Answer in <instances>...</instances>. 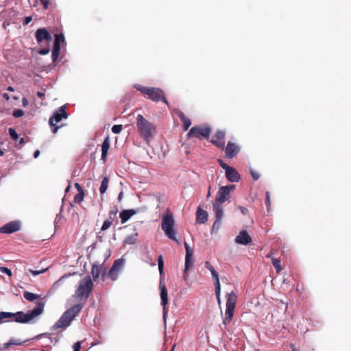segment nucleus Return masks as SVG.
Masks as SVG:
<instances>
[{
	"label": "nucleus",
	"instance_id": "f257e3e1",
	"mask_svg": "<svg viewBox=\"0 0 351 351\" xmlns=\"http://www.w3.org/2000/svg\"><path fill=\"white\" fill-rule=\"evenodd\" d=\"M44 309V303L39 302L36 307L26 313L23 311L16 313L0 312V324L6 322H16L17 323L26 324L32 320L34 317L40 315Z\"/></svg>",
	"mask_w": 351,
	"mask_h": 351
},
{
	"label": "nucleus",
	"instance_id": "f03ea898",
	"mask_svg": "<svg viewBox=\"0 0 351 351\" xmlns=\"http://www.w3.org/2000/svg\"><path fill=\"white\" fill-rule=\"evenodd\" d=\"M230 194L228 193L227 187L221 186L216 194L214 202L213 203V212L215 217V220L213 224L212 230L217 231L221 225L222 219L223 217V209L222 207L223 204L229 200Z\"/></svg>",
	"mask_w": 351,
	"mask_h": 351
},
{
	"label": "nucleus",
	"instance_id": "7ed1b4c3",
	"mask_svg": "<svg viewBox=\"0 0 351 351\" xmlns=\"http://www.w3.org/2000/svg\"><path fill=\"white\" fill-rule=\"evenodd\" d=\"M136 127L141 136L147 143L149 142L156 132L155 125L147 121L142 114H138Z\"/></svg>",
	"mask_w": 351,
	"mask_h": 351
},
{
	"label": "nucleus",
	"instance_id": "20e7f679",
	"mask_svg": "<svg viewBox=\"0 0 351 351\" xmlns=\"http://www.w3.org/2000/svg\"><path fill=\"white\" fill-rule=\"evenodd\" d=\"M83 308L82 304H77L73 306L66 310L61 317L54 324V328H65L69 326L72 320L76 317V315L81 311Z\"/></svg>",
	"mask_w": 351,
	"mask_h": 351
},
{
	"label": "nucleus",
	"instance_id": "39448f33",
	"mask_svg": "<svg viewBox=\"0 0 351 351\" xmlns=\"http://www.w3.org/2000/svg\"><path fill=\"white\" fill-rule=\"evenodd\" d=\"M93 289V283L89 276L80 281L79 286L75 291L73 297L80 301H86Z\"/></svg>",
	"mask_w": 351,
	"mask_h": 351
},
{
	"label": "nucleus",
	"instance_id": "423d86ee",
	"mask_svg": "<svg viewBox=\"0 0 351 351\" xmlns=\"http://www.w3.org/2000/svg\"><path fill=\"white\" fill-rule=\"evenodd\" d=\"M135 88L143 95H148V98L149 99L156 102L162 101L165 104H168V101L166 99L165 93L162 89L154 87H145L138 84L136 85Z\"/></svg>",
	"mask_w": 351,
	"mask_h": 351
},
{
	"label": "nucleus",
	"instance_id": "0eeeda50",
	"mask_svg": "<svg viewBox=\"0 0 351 351\" xmlns=\"http://www.w3.org/2000/svg\"><path fill=\"white\" fill-rule=\"evenodd\" d=\"M175 221L172 214H167L162 216L161 221V228L165 235L170 239L179 243L176 237V230H174Z\"/></svg>",
	"mask_w": 351,
	"mask_h": 351
},
{
	"label": "nucleus",
	"instance_id": "6e6552de",
	"mask_svg": "<svg viewBox=\"0 0 351 351\" xmlns=\"http://www.w3.org/2000/svg\"><path fill=\"white\" fill-rule=\"evenodd\" d=\"M237 297L236 294L234 293V291H232L227 295L225 317L223 319V324L225 326V327L228 324H229L232 320L237 302Z\"/></svg>",
	"mask_w": 351,
	"mask_h": 351
},
{
	"label": "nucleus",
	"instance_id": "1a4fd4ad",
	"mask_svg": "<svg viewBox=\"0 0 351 351\" xmlns=\"http://www.w3.org/2000/svg\"><path fill=\"white\" fill-rule=\"evenodd\" d=\"M211 131V128L207 125L194 126L189 131L187 137H195L199 139H206L210 136Z\"/></svg>",
	"mask_w": 351,
	"mask_h": 351
},
{
	"label": "nucleus",
	"instance_id": "9d476101",
	"mask_svg": "<svg viewBox=\"0 0 351 351\" xmlns=\"http://www.w3.org/2000/svg\"><path fill=\"white\" fill-rule=\"evenodd\" d=\"M68 117V114L66 112V108L64 106H61L58 110L55 111L53 115L50 117L49 120V124L51 128L52 132L53 134L57 133L60 126L56 125V124L60 122L62 119H66Z\"/></svg>",
	"mask_w": 351,
	"mask_h": 351
},
{
	"label": "nucleus",
	"instance_id": "9b49d317",
	"mask_svg": "<svg viewBox=\"0 0 351 351\" xmlns=\"http://www.w3.org/2000/svg\"><path fill=\"white\" fill-rule=\"evenodd\" d=\"M124 264L123 259H117L114 261L109 270L108 276L112 280H116Z\"/></svg>",
	"mask_w": 351,
	"mask_h": 351
},
{
	"label": "nucleus",
	"instance_id": "f8f14e48",
	"mask_svg": "<svg viewBox=\"0 0 351 351\" xmlns=\"http://www.w3.org/2000/svg\"><path fill=\"white\" fill-rule=\"evenodd\" d=\"M225 137L226 132L223 130H218L215 134L213 139L210 141L211 143L221 149H225Z\"/></svg>",
	"mask_w": 351,
	"mask_h": 351
},
{
	"label": "nucleus",
	"instance_id": "ddd939ff",
	"mask_svg": "<svg viewBox=\"0 0 351 351\" xmlns=\"http://www.w3.org/2000/svg\"><path fill=\"white\" fill-rule=\"evenodd\" d=\"M21 229V223L18 221H12L0 228V232L3 234H12Z\"/></svg>",
	"mask_w": 351,
	"mask_h": 351
},
{
	"label": "nucleus",
	"instance_id": "4468645a",
	"mask_svg": "<svg viewBox=\"0 0 351 351\" xmlns=\"http://www.w3.org/2000/svg\"><path fill=\"white\" fill-rule=\"evenodd\" d=\"M184 248L186 250V256H185V265H184V280H186V278L188 277V270L191 267V258L193 256V251L191 249L189 244L185 241L184 243Z\"/></svg>",
	"mask_w": 351,
	"mask_h": 351
},
{
	"label": "nucleus",
	"instance_id": "2eb2a0df",
	"mask_svg": "<svg viewBox=\"0 0 351 351\" xmlns=\"http://www.w3.org/2000/svg\"><path fill=\"white\" fill-rule=\"evenodd\" d=\"M225 156L227 158H232L240 152V147L234 143L229 141L225 147Z\"/></svg>",
	"mask_w": 351,
	"mask_h": 351
},
{
	"label": "nucleus",
	"instance_id": "dca6fc26",
	"mask_svg": "<svg viewBox=\"0 0 351 351\" xmlns=\"http://www.w3.org/2000/svg\"><path fill=\"white\" fill-rule=\"evenodd\" d=\"M160 298H161V304L163 306V315L164 318H165L166 315L167 313V304H168V293L167 289L166 288L165 285L160 282Z\"/></svg>",
	"mask_w": 351,
	"mask_h": 351
},
{
	"label": "nucleus",
	"instance_id": "f3484780",
	"mask_svg": "<svg viewBox=\"0 0 351 351\" xmlns=\"http://www.w3.org/2000/svg\"><path fill=\"white\" fill-rule=\"evenodd\" d=\"M235 242L238 244L247 245L252 243V239L247 232L243 230H241L235 238Z\"/></svg>",
	"mask_w": 351,
	"mask_h": 351
},
{
	"label": "nucleus",
	"instance_id": "a211bd4d",
	"mask_svg": "<svg viewBox=\"0 0 351 351\" xmlns=\"http://www.w3.org/2000/svg\"><path fill=\"white\" fill-rule=\"evenodd\" d=\"M36 39L38 43L43 40L49 42L52 40V37L49 32L45 28L38 29L36 32Z\"/></svg>",
	"mask_w": 351,
	"mask_h": 351
},
{
	"label": "nucleus",
	"instance_id": "6ab92c4d",
	"mask_svg": "<svg viewBox=\"0 0 351 351\" xmlns=\"http://www.w3.org/2000/svg\"><path fill=\"white\" fill-rule=\"evenodd\" d=\"M138 212L139 209H128L122 210L119 214L121 223H125L130 219L131 217L137 214Z\"/></svg>",
	"mask_w": 351,
	"mask_h": 351
},
{
	"label": "nucleus",
	"instance_id": "aec40b11",
	"mask_svg": "<svg viewBox=\"0 0 351 351\" xmlns=\"http://www.w3.org/2000/svg\"><path fill=\"white\" fill-rule=\"evenodd\" d=\"M226 177L230 182H237L241 178L239 173L236 171L234 168L232 167H230L226 171Z\"/></svg>",
	"mask_w": 351,
	"mask_h": 351
},
{
	"label": "nucleus",
	"instance_id": "412c9836",
	"mask_svg": "<svg viewBox=\"0 0 351 351\" xmlns=\"http://www.w3.org/2000/svg\"><path fill=\"white\" fill-rule=\"evenodd\" d=\"M208 220V213L200 207L197 208L196 212V221L198 223H204Z\"/></svg>",
	"mask_w": 351,
	"mask_h": 351
},
{
	"label": "nucleus",
	"instance_id": "4be33fe9",
	"mask_svg": "<svg viewBox=\"0 0 351 351\" xmlns=\"http://www.w3.org/2000/svg\"><path fill=\"white\" fill-rule=\"evenodd\" d=\"M110 148V140L108 137L105 138L101 145V159L105 162L106 161L107 155Z\"/></svg>",
	"mask_w": 351,
	"mask_h": 351
},
{
	"label": "nucleus",
	"instance_id": "5701e85b",
	"mask_svg": "<svg viewBox=\"0 0 351 351\" xmlns=\"http://www.w3.org/2000/svg\"><path fill=\"white\" fill-rule=\"evenodd\" d=\"M177 115L180 118L181 122L183 123L184 130L186 131L191 125V121L189 118L186 117L183 112L179 110L177 112Z\"/></svg>",
	"mask_w": 351,
	"mask_h": 351
},
{
	"label": "nucleus",
	"instance_id": "b1692460",
	"mask_svg": "<svg viewBox=\"0 0 351 351\" xmlns=\"http://www.w3.org/2000/svg\"><path fill=\"white\" fill-rule=\"evenodd\" d=\"M118 208L116 206L112 207L108 213V217L106 219L108 221H110L111 223H112L114 221L117 222V215L118 213Z\"/></svg>",
	"mask_w": 351,
	"mask_h": 351
},
{
	"label": "nucleus",
	"instance_id": "393cba45",
	"mask_svg": "<svg viewBox=\"0 0 351 351\" xmlns=\"http://www.w3.org/2000/svg\"><path fill=\"white\" fill-rule=\"evenodd\" d=\"M101 267L99 266L96 264L93 265L92 269H91V274L93 276L94 281H96L101 274Z\"/></svg>",
	"mask_w": 351,
	"mask_h": 351
},
{
	"label": "nucleus",
	"instance_id": "a878e982",
	"mask_svg": "<svg viewBox=\"0 0 351 351\" xmlns=\"http://www.w3.org/2000/svg\"><path fill=\"white\" fill-rule=\"evenodd\" d=\"M109 183V178L108 177H104L102 180L101 186L99 187L100 193L102 195L106 193L107 191Z\"/></svg>",
	"mask_w": 351,
	"mask_h": 351
},
{
	"label": "nucleus",
	"instance_id": "bb28decb",
	"mask_svg": "<svg viewBox=\"0 0 351 351\" xmlns=\"http://www.w3.org/2000/svg\"><path fill=\"white\" fill-rule=\"evenodd\" d=\"M64 42V36L62 34H57L55 35V40L53 47L58 45L59 49H60V44Z\"/></svg>",
	"mask_w": 351,
	"mask_h": 351
},
{
	"label": "nucleus",
	"instance_id": "cd10ccee",
	"mask_svg": "<svg viewBox=\"0 0 351 351\" xmlns=\"http://www.w3.org/2000/svg\"><path fill=\"white\" fill-rule=\"evenodd\" d=\"M23 297L28 301H34L36 299L39 298L40 295L37 294H34L33 293L29 291H25L23 293Z\"/></svg>",
	"mask_w": 351,
	"mask_h": 351
},
{
	"label": "nucleus",
	"instance_id": "c85d7f7f",
	"mask_svg": "<svg viewBox=\"0 0 351 351\" xmlns=\"http://www.w3.org/2000/svg\"><path fill=\"white\" fill-rule=\"evenodd\" d=\"M84 197H85V193L84 191H82V192H78L74 197V199H73V202L75 204H81L83 201H84Z\"/></svg>",
	"mask_w": 351,
	"mask_h": 351
},
{
	"label": "nucleus",
	"instance_id": "c756f323",
	"mask_svg": "<svg viewBox=\"0 0 351 351\" xmlns=\"http://www.w3.org/2000/svg\"><path fill=\"white\" fill-rule=\"evenodd\" d=\"M213 278L215 280V295H219L221 291L219 275L217 274L215 276H213Z\"/></svg>",
	"mask_w": 351,
	"mask_h": 351
},
{
	"label": "nucleus",
	"instance_id": "7c9ffc66",
	"mask_svg": "<svg viewBox=\"0 0 351 351\" xmlns=\"http://www.w3.org/2000/svg\"><path fill=\"white\" fill-rule=\"evenodd\" d=\"M137 233L128 236L125 239V243L128 245L134 244L136 242Z\"/></svg>",
	"mask_w": 351,
	"mask_h": 351
},
{
	"label": "nucleus",
	"instance_id": "2f4dec72",
	"mask_svg": "<svg viewBox=\"0 0 351 351\" xmlns=\"http://www.w3.org/2000/svg\"><path fill=\"white\" fill-rule=\"evenodd\" d=\"M271 262H272V265H274V267H275V269L276 270V272L278 274H279L282 270V267L280 265V261L278 258H272Z\"/></svg>",
	"mask_w": 351,
	"mask_h": 351
},
{
	"label": "nucleus",
	"instance_id": "473e14b6",
	"mask_svg": "<svg viewBox=\"0 0 351 351\" xmlns=\"http://www.w3.org/2000/svg\"><path fill=\"white\" fill-rule=\"evenodd\" d=\"M60 49L58 48V45L56 47H53L52 49V53H51V58L53 60V62H56L58 59L59 54H60Z\"/></svg>",
	"mask_w": 351,
	"mask_h": 351
},
{
	"label": "nucleus",
	"instance_id": "72a5a7b5",
	"mask_svg": "<svg viewBox=\"0 0 351 351\" xmlns=\"http://www.w3.org/2000/svg\"><path fill=\"white\" fill-rule=\"evenodd\" d=\"M27 341H22L20 339L12 338L10 339V344L12 346H22Z\"/></svg>",
	"mask_w": 351,
	"mask_h": 351
},
{
	"label": "nucleus",
	"instance_id": "f704fd0d",
	"mask_svg": "<svg viewBox=\"0 0 351 351\" xmlns=\"http://www.w3.org/2000/svg\"><path fill=\"white\" fill-rule=\"evenodd\" d=\"M205 267L210 271L212 277L218 274L209 261L205 263Z\"/></svg>",
	"mask_w": 351,
	"mask_h": 351
},
{
	"label": "nucleus",
	"instance_id": "c9c22d12",
	"mask_svg": "<svg viewBox=\"0 0 351 351\" xmlns=\"http://www.w3.org/2000/svg\"><path fill=\"white\" fill-rule=\"evenodd\" d=\"M9 134L10 136V137L13 139V140H17L18 138H19V135L17 134V132H16V130L12 128H10L9 129Z\"/></svg>",
	"mask_w": 351,
	"mask_h": 351
},
{
	"label": "nucleus",
	"instance_id": "e433bc0d",
	"mask_svg": "<svg viewBox=\"0 0 351 351\" xmlns=\"http://www.w3.org/2000/svg\"><path fill=\"white\" fill-rule=\"evenodd\" d=\"M158 269L160 271V273L161 274L163 271L164 268V262L163 258L162 256H159L158 258Z\"/></svg>",
	"mask_w": 351,
	"mask_h": 351
},
{
	"label": "nucleus",
	"instance_id": "4c0bfd02",
	"mask_svg": "<svg viewBox=\"0 0 351 351\" xmlns=\"http://www.w3.org/2000/svg\"><path fill=\"white\" fill-rule=\"evenodd\" d=\"M122 125H114L112 128V132L114 134H119L122 130Z\"/></svg>",
	"mask_w": 351,
	"mask_h": 351
},
{
	"label": "nucleus",
	"instance_id": "58836bf2",
	"mask_svg": "<svg viewBox=\"0 0 351 351\" xmlns=\"http://www.w3.org/2000/svg\"><path fill=\"white\" fill-rule=\"evenodd\" d=\"M23 114H24V111L21 109L15 110L12 113L13 117L15 118L21 117L22 116H23Z\"/></svg>",
	"mask_w": 351,
	"mask_h": 351
},
{
	"label": "nucleus",
	"instance_id": "ea45409f",
	"mask_svg": "<svg viewBox=\"0 0 351 351\" xmlns=\"http://www.w3.org/2000/svg\"><path fill=\"white\" fill-rule=\"evenodd\" d=\"M0 271L1 273L7 274L9 276H12V271L5 267H0Z\"/></svg>",
	"mask_w": 351,
	"mask_h": 351
},
{
	"label": "nucleus",
	"instance_id": "a19ab883",
	"mask_svg": "<svg viewBox=\"0 0 351 351\" xmlns=\"http://www.w3.org/2000/svg\"><path fill=\"white\" fill-rule=\"evenodd\" d=\"M112 223H110V221H108L107 220H105L103 225H102V227H101V230L102 231H105L106 230H108L111 226H112Z\"/></svg>",
	"mask_w": 351,
	"mask_h": 351
},
{
	"label": "nucleus",
	"instance_id": "79ce46f5",
	"mask_svg": "<svg viewBox=\"0 0 351 351\" xmlns=\"http://www.w3.org/2000/svg\"><path fill=\"white\" fill-rule=\"evenodd\" d=\"M47 269H42V270H32V269H30L29 270V272L33 275V276H37L38 274H43L44 273Z\"/></svg>",
	"mask_w": 351,
	"mask_h": 351
},
{
	"label": "nucleus",
	"instance_id": "37998d69",
	"mask_svg": "<svg viewBox=\"0 0 351 351\" xmlns=\"http://www.w3.org/2000/svg\"><path fill=\"white\" fill-rule=\"evenodd\" d=\"M82 341H77L73 346V351H80L81 349Z\"/></svg>",
	"mask_w": 351,
	"mask_h": 351
},
{
	"label": "nucleus",
	"instance_id": "c03bdc74",
	"mask_svg": "<svg viewBox=\"0 0 351 351\" xmlns=\"http://www.w3.org/2000/svg\"><path fill=\"white\" fill-rule=\"evenodd\" d=\"M49 51H50L49 47H46V48L40 49L38 51V53L40 55H46V54H48Z\"/></svg>",
	"mask_w": 351,
	"mask_h": 351
},
{
	"label": "nucleus",
	"instance_id": "a18cd8bd",
	"mask_svg": "<svg viewBox=\"0 0 351 351\" xmlns=\"http://www.w3.org/2000/svg\"><path fill=\"white\" fill-rule=\"evenodd\" d=\"M219 165L221 167V168L223 169L224 170H226V171H227V169H228L230 167V166L224 163L221 160H219Z\"/></svg>",
	"mask_w": 351,
	"mask_h": 351
},
{
	"label": "nucleus",
	"instance_id": "49530a36",
	"mask_svg": "<svg viewBox=\"0 0 351 351\" xmlns=\"http://www.w3.org/2000/svg\"><path fill=\"white\" fill-rule=\"evenodd\" d=\"M40 3L45 9H47L49 5H50V1L49 0H40Z\"/></svg>",
	"mask_w": 351,
	"mask_h": 351
},
{
	"label": "nucleus",
	"instance_id": "de8ad7c7",
	"mask_svg": "<svg viewBox=\"0 0 351 351\" xmlns=\"http://www.w3.org/2000/svg\"><path fill=\"white\" fill-rule=\"evenodd\" d=\"M265 204L267 208H269L270 206V195H269V193L268 191L266 192Z\"/></svg>",
	"mask_w": 351,
	"mask_h": 351
},
{
	"label": "nucleus",
	"instance_id": "09e8293b",
	"mask_svg": "<svg viewBox=\"0 0 351 351\" xmlns=\"http://www.w3.org/2000/svg\"><path fill=\"white\" fill-rule=\"evenodd\" d=\"M239 209L241 210V213L244 215H247L248 213V209L243 206H239Z\"/></svg>",
	"mask_w": 351,
	"mask_h": 351
},
{
	"label": "nucleus",
	"instance_id": "8fccbe9b",
	"mask_svg": "<svg viewBox=\"0 0 351 351\" xmlns=\"http://www.w3.org/2000/svg\"><path fill=\"white\" fill-rule=\"evenodd\" d=\"M74 186L77 189V192L84 191L83 188L79 183H75Z\"/></svg>",
	"mask_w": 351,
	"mask_h": 351
},
{
	"label": "nucleus",
	"instance_id": "3c124183",
	"mask_svg": "<svg viewBox=\"0 0 351 351\" xmlns=\"http://www.w3.org/2000/svg\"><path fill=\"white\" fill-rule=\"evenodd\" d=\"M32 16H26L25 18L23 25H26L29 24L32 21Z\"/></svg>",
	"mask_w": 351,
	"mask_h": 351
},
{
	"label": "nucleus",
	"instance_id": "603ef678",
	"mask_svg": "<svg viewBox=\"0 0 351 351\" xmlns=\"http://www.w3.org/2000/svg\"><path fill=\"white\" fill-rule=\"evenodd\" d=\"M223 187H227L228 189V193L230 194V191H233L236 186L234 184H231V185L224 186Z\"/></svg>",
	"mask_w": 351,
	"mask_h": 351
},
{
	"label": "nucleus",
	"instance_id": "864d4df0",
	"mask_svg": "<svg viewBox=\"0 0 351 351\" xmlns=\"http://www.w3.org/2000/svg\"><path fill=\"white\" fill-rule=\"evenodd\" d=\"M12 345L10 344V341L7 343H3V349L8 350Z\"/></svg>",
	"mask_w": 351,
	"mask_h": 351
},
{
	"label": "nucleus",
	"instance_id": "5fc2aeb1",
	"mask_svg": "<svg viewBox=\"0 0 351 351\" xmlns=\"http://www.w3.org/2000/svg\"><path fill=\"white\" fill-rule=\"evenodd\" d=\"M251 174L254 180H257L260 177L258 173H256L254 172H252Z\"/></svg>",
	"mask_w": 351,
	"mask_h": 351
},
{
	"label": "nucleus",
	"instance_id": "6e6d98bb",
	"mask_svg": "<svg viewBox=\"0 0 351 351\" xmlns=\"http://www.w3.org/2000/svg\"><path fill=\"white\" fill-rule=\"evenodd\" d=\"M23 106L26 107L28 105V100L27 98H23L22 99Z\"/></svg>",
	"mask_w": 351,
	"mask_h": 351
},
{
	"label": "nucleus",
	"instance_id": "4d7b16f0",
	"mask_svg": "<svg viewBox=\"0 0 351 351\" xmlns=\"http://www.w3.org/2000/svg\"><path fill=\"white\" fill-rule=\"evenodd\" d=\"M36 95L40 98H43L45 97V93L40 91L37 92Z\"/></svg>",
	"mask_w": 351,
	"mask_h": 351
},
{
	"label": "nucleus",
	"instance_id": "13d9d810",
	"mask_svg": "<svg viewBox=\"0 0 351 351\" xmlns=\"http://www.w3.org/2000/svg\"><path fill=\"white\" fill-rule=\"evenodd\" d=\"M40 155V151L38 149L36 150L34 154V157L35 158H38V156Z\"/></svg>",
	"mask_w": 351,
	"mask_h": 351
},
{
	"label": "nucleus",
	"instance_id": "bf43d9fd",
	"mask_svg": "<svg viewBox=\"0 0 351 351\" xmlns=\"http://www.w3.org/2000/svg\"><path fill=\"white\" fill-rule=\"evenodd\" d=\"M3 98H5L7 101L10 99V96L8 93H3Z\"/></svg>",
	"mask_w": 351,
	"mask_h": 351
},
{
	"label": "nucleus",
	"instance_id": "052dcab7",
	"mask_svg": "<svg viewBox=\"0 0 351 351\" xmlns=\"http://www.w3.org/2000/svg\"><path fill=\"white\" fill-rule=\"evenodd\" d=\"M123 191H121L119 194V196H118V200L120 202L121 200V199L123 198Z\"/></svg>",
	"mask_w": 351,
	"mask_h": 351
},
{
	"label": "nucleus",
	"instance_id": "680f3d73",
	"mask_svg": "<svg viewBox=\"0 0 351 351\" xmlns=\"http://www.w3.org/2000/svg\"><path fill=\"white\" fill-rule=\"evenodd\" d=\"M24 142H25L24 138H21L19 139V144L21 145H23L24 143Z\"/></svg>",
	"mask_w": 351,
	"mask_h": 351
},
{
	"label": "nucleus",
	"instance_id": "e2e57ef3",
	"mask_svg": "<svg viewBox=\"0 0 351 351\" xmlns=\"http://www.w3.org/2000/svg\"><path fill=\"white\" fill-rule=\"evenodd\" d=\"M216 297H217L218 303L220 304L221 303L220 293H219V295H216Z\"/></svg>",
	"mask_w": 351,
	"mask_h": 351
},
{
	"label": "nucleus",
	"instance_id": "0e129e2a",
	"mask_svg": "<svg viewBox=\"0 0 351 351\" xmlns=\"http://www.w3.org/2000/svg\"><path fill=\"white\" fill-rule=\"evenodd\" d=\"M7 90H9V91L13 92L14 91V88L12 86H8L7 88Z\"/></svg>",
	"mask_w": 351,
	"mask_h": 351
},
{
	"label": "nucleus",
	"instance_id": "69168bd1",
	"mask_svg": "<svg viewBox=\"0 0 351 351\" xmlns=\"http://www.w3.org/2000/svg\"><path fill=\"white\" fill-rule=\"evenodd\" d=\"M209 189H210V186L209 187ZM210 196V190H208V192L207 194V197L208 198Z\"/></svg>",
	"mask_w": 351,
	"mask_h": 351
},
{
	"label": "nucleus",
	"instance_id": "338daca9",
	"mask_svg": "<svg viewBox=\"0 0 351 351\" xmlns=\"http://www.w3.org/2000/svg\"><path fill=\"white\" fill-rule=\"evenodd\" d=\"M69 189H70V186H68L66 188V189H65V192H66V193L69 192Z\"/></svg>",
	"mask_w": 351,
	"mask_h": 351
},
{
	"label": "nucleus",
	"instance_id": "774afa93",
	"mask_svg": "<svg viewBox=\"0 0 351 351\" xmlns=\"http://www.w3.org/2000/svg\"><path fill=\"white\" fill-rule=\"evenodd\" d=\"M175 347H176V345H174V346L171 348V350H170V351H174Z\"/></svg>",
	"mask_w": 351,
	"mask_h": 351
}]
</instances>
